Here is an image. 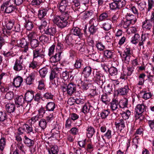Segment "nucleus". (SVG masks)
Wrapping results in <instances>:
<instances>
[{"mask_svg": "<svg viewBox=\"0 0 154 154\" xmlns=\"http://www.w3.org/2000/svg\"><path fill=\"white\" fill-rule=\"evenodd\" d=\"M13 0H8L4 2L1 6L0 11L4 13L9 14L15 10V7L12 3Z\"/></svg>", "mask_w": 154, "mask_h": 154, "instance_id": "obj_1", "label": "nucleus"}, {"mask_svg": "<svg viewBox=\"0 0 154 154\" xmlns=\"http://www.w3.org/2000/svg\"><path fill=\"white\" fill-rule=\"evenodd\" d=\"M94 77L93 78V81L101 88L103 82L105 81V76L102 74L100 72H93Z\"/></svg>", "mask_w": 154, "mask_h": 154, "instance_id": "obj_2", "label": "nucleus"}, {"mask_svg": "<svg viewBox=\"0 0 154 154\" xmlns=\"http://www.w3.org/2000/svg\"><path fill=\"white\" fill-rule=\"evenodd\" d=\"M109 3V5L111 10H114L120 9L125 5L124 0H116Z\"/></svg>", "mask_w": 154, "mask_h": 154, "instance_id": "obj_3", "label": "nucleus"}, {"mask_svg": "<svg viewBox=\"0 0 154 154\" xmlns=\"http://www.w3.org/2000/svg\"><path fill=\"white\" fill-rule=\"evenodd\" d=\"M52 20L54 23L56 24L59 28L61 29L66 27L68 23V21L63 20L58 15L54 16Z\"/></svg>", "mask_w": 154, "mask_h": 154, "instance_id": "obj_4", "label": "nucleus"}, {"mask_svg": "<svg viewBox=\"0 0 154 154\" xmlns=\"http://www.w3.org/2000/svg\"><path fill=\"white\" fill-rule=\"evenodd\" d=\"M132 54V51L131 48L129 46H127L124 50V53L121 55L122 60L125 63H128Z\"/></svg>", "mask_w": 154, "mask_h": 154, "instance_id": "obj_5", "label": "nucleus"}, {"mask_svg": "<svg viewBox=\"0 0 154 154\" xmlns=\"http://www.w3.org/2000/svg\"><path fill=\"white\" fill-rule=\"evenodd\" d=\"M23 62V59L22 56H20L18 59H16L13 67L14 70L17 72L23 70L24 66Z\"/></svg>", "mask_w": 154, "mask_h": 154, "instance_id": "obj_6", "label": "nucleus"}, {"mask_svg": "<svg viewBox=\"0 0 154 154\" xmlns=\"http://www.w3.org/2000/svg\"><path fill=\"white\" fill-rule=\"evenodd\" d=\"M62 90L63 92H67V93L71 96L73 94L75 93L76 91V85L72 82L69 83L66 87L63 86Z\"/></svg>", "mask_w": 154, "mask_h": 154, "instance_id": "obj_7", "label": "nucleus"}, {"mask_svg": "<svg viewBox=\"0 0 154 154\" xmlns=\"http://www.w3.org/2000/svg\"><path fill=\"white\" fill-rule=\"evenodd\" d=\"M154 21V12L152 14L151 19L146 20L143 23V27L146 30H149L152 28Z\"/></svg>", "mask_w": 154, "mask_h": 154, "instance_id": "obj_8", "label": "nucleus"}, {"mask_svg": "<svg viewBox=\"0 0 154 154\" xmlns=\"http://www.w3.org/2000/svg\"><path fill=\"white\" fill-rule=\"evenodd\" d=\"M18 131L21 134L24 132H26L28 134L34 133L32 125L26 124L23 125L20 128L18 129Z\"/></svg>", "mask_w": 154, "mask_h": 154, "instance_id": "obj_9", "label": "nucleus"}, {"mask_svg": "<svg viewBox=\"0 0 154 154\" xmlns=\"http://www.w3.org/2000/svg\"><path fill=\"white\" fill-rule=\"evenodd\" d=\"M17 42L19 46L23 49L22 50L25 53H27L29 50L28 42L24 38H22L21 39L17 40Z\"/></svg>", "mask_w": 154, "mask_h": 154, "instance_id": "obj_10", "label": "nucleus"}, {"mask_svg": "<svg viewBox=\"0 0 154 154\" xmlns=\"http://www.w3.org/2000/svg\"><path fill=\"white\" fill-rule=\"evenodd\" d=\"M100 130L102 133H105L103 136H102L103 139L104 140L103 137L104 136L108 139L111 138L112 136V131L109 129H107V127L105 125H103L100 128Z\"/></svg>", "mask_w": 154, "mask_h": 154, "instance_id": "obj_11", "label": "nucleus"}, {"mask_svg": "<svg viewBox=\"0 0 154 154\" xmlns=\"http://www.w3.org/2000/svg\"><path fill=\"white\" fill-rule=\"evenodd\" d=\"M44 34H45L49 35L50 38H51L52 37H54L55 35L56 32L57 30L56 27L54 26L51 27H48L44 29Z\"/></svg>", "mask_w": 154, "mask_h": 154, "instance_id": "obj_12", "label": "nucleus"}, {"mask_svg": "<svg viewBox=\"0 0 154 154\" xmlns=\"http://www.w3.org/2000/svg\"><path fill=\"white\" fill-rule=\"evenodd\" d=\"M44 57L45 55L40 53L38 49H35L33 50V59L38 61H43Z\"/></svg>", "mask_w": 154, "mask_h": 154, "instance_id": "obj_13", "label": "nucleus"}, {"mask_svg": "<svg viewBox=\"0 0 154 154\" xmlns=\"http://www.w3.org/2000/svg\"><path fill=\"white\" fill-rule=\"evenodd\" d=\"M62 51H58L54 55H52L50 57V60L51 62L56 63L59 61L61 60L62 56Z\"/></svg>", "mask_w": 154, "mask_h": 154, "instance_id": "obj_14", "label": "nucleus"}, {"mask_svg": "<svg viewBox=\"0 0 154 154\" xmlns=\"http://www.w3.org/2000/svg\"><path fill=\"white\" fill-rule=\"evenodd\" d=\"M125 19L131 22L132 24L133 25L137 21L136 17L134 15L131 14L130 13V10H128L127 13L125 15Z\"/></svg>", "mask_w": 154, "mask_h": 154, "instance_id": "obj_15", "label": "nucleus"}, {"mask_svg": "<svg viewBox=\"0 0 154 154\" xmlns=\"http://www.w3.org/2000/svg\"><path fill=\"white\" fill-rule=\"evenodd\" d=\"M69 2L68 0H61L59 3L58 9L60 12L65 11L66 8L69 5Z\"/></svg>", "mask_w": 154, "mask_h": 154, "instance_id": "obj_16", "label": "nucleus"}, {"mask_svg": "<svg viewBox=\"0 0 154 154\" xmlns=\"http://www.w3.org/2000/svg\"><path fill=\"white\" fill-rule=\"evenodd\" d=\"M36 75V73L35 72H32L29 74V76L25 80L26 83L27 85H30L33 83Z\"/></svg>", "mask_w": 154, "mask_h": 154, "instance_id": "obj_17", "label": "nucleus"}, {"mask_svg": "<svg viewBox=\"0 0 154 154\" xmlns=\"http://www.w3.org/2000/svg\"><path fill=\"white\" fill-rule=\"evenodd\" d=\"M147 107V106L145 105L143 103L141 104H138L136 106V112L139 113H143L146 111Z\"/></svg>", "mask_w": 154, "mask_h": 154, "instance_id": "obj_18", "label": "nucleus"}, {"mask_svg": "<svg viewBox=\"0 0 154 154\" xmlns=\"http://www.w3.org/2000/svg\"><path fill=\"white\" fill-rule=\"evenodd\" d=\"M75 36L73 34H68L65 38V43L69 45H72L75 41Z\"/></svg>", "mask_w": 154, "mask_h": 154, "instance_id": "obj_19", "label": "nucleus"}, {"mask_svg": "<svg viewBox=\"0 0 154 154\" xmlns=\"http://www.w3.org/2000/svg\"><path fill=\"white\" fill-rule=\"evenodd\" d=\"M34 98V92L32 91H28L25 94V101L27 103L30 102Z\"/></svg>", "mask_w": 154, "mask_h": 154, "instance_id": "obj_20", "label": "nucleus"}, {"mask_svg": "<svg viewBox=\"0 0 154 154\" xmlns=\"http://www.w3.org/2000/svg\"><path fill=\"white\" fill-rule=\"evenodd\" d=\"M23 78L19 76L14 79L13 85L16 88H19L23 82Z\"/></svg>", "mask_w": 154, "mask_h": 154, "instance_id": "obj_21", "label": "nucleus"}, {"mask_svg": "<svg viewBox=\"0 0 154 154\" xmlns=\"http://www.w3.org/2000/svg\"><path fill=\"white\" fill-rule=\"evenodd\" d=\"M74 35H76L79 38L82 37L83 33L81 32L80 29L78 27H73L71 30V34Z\"/></svg>", "mask_w": 154, "mask_h": 154, "instance_id": "obj_22", "label": "nucleus"}, {"mask_svg": "<svg viewBox=\"0 0 154 154\" xmlns=\"http://www.w3.org/2000/svg\"><path fill=\"white\" fill-rule=\"evenodd\" d=\"M6 110L7 112L9 113L13 112L15 110V106L13 103H9L5 106Z\"/></svg>", "mask_w": 154, "mask_h": 154, "instance_id": "obj_23", "label": "nucleus"}, {"mask_svg": "<svg viewBox=\"0 0 154 154\" xmlns=\"http://www.w3.org/2000/svg\"><path fill=\"white\" fill-rule=\"evenodd\" d=\"M6 140L5 136L2 134L1 138H0V150L3 152L6 146Z\"/></svg>", "mask_w": 154, "mask_h": 154, "instance_id": "obj_24", "label": "nucleus"}, {"mask_svg": "<svg viewBox=\"0 0 154 154\" xmlns=\"http://www.w3.org/2000/svg\"><path fill=\"white\" fill-rule=\"evenodd\" d=\"M92 68L89 66H86L82 70V74L84 75L85 78L88 77L91 74Z\"/></svg>", "mask_w": 154, "mask_h": 154, "instance_id": "obj_25", "label": "nucleus"}, {"mask_svg": "<svg viewBox=\"0 0 154 154\" xmlns=\"http://www.w3.org/2000/svg\"><path fill=\"white\" fill-rule=\"evenodd\" d=\"M61 15H58V16L62 18L63 20H65L66 21H68V20L69 19H71V16L70 15V12L67 11H64L60 12Z\"/></svg>", "mask_w": 154, "mask_h": 154, "instance_id": "obj_26", "label": "nucleus"}, {"mask_svg": "<svg viewBox=\"0 0 154 154\" xmlns=\"http://www.w3.org/2000/svg\"><path fill=\"white\" fill-rule=\"evenodd\" d=\"M14 100L15 104L18 105H23L25 101L24 98L22 95L17 96Z\"/></svg>", "mask_w": 154, "mask_h": 154, "instance_id": "obj_27", "label": "nucleus"}, {"mask_svg": "<svg viewBox=\"0 0 154 154\" xmlns=\"http://www.w3.org/2000/svg\"><path fill=\"white\" fill-rule=\"evenodd\" d=\"M86 130L87 137L89 138L92 137L95 132L94 128L91 126H88Z\"/></svg>", "mask_w": 154, "mask_h": 154, "instance_id": "obj_28", "label": "nucleus"}, {"mask_svg": "<svg viewBox=\"0 0 154 154\" xmlns=\"http://www.w3.org/2000/svg\"><path fill=\"white\" fill-rule=\"evenodd\" d=\"M94 105H91L89 103L85 104L83 106L82 111L85 114L87 113L90 112L91 108L94 109Z\"/></svg>", "mask_w": 154, "mask_h": 154, "instance_id": "obj_29", "label": "nucleus"}, {"mask_svg": "<svg viewBox=\"0 0 154 154\" xmlns=\"http://www.w3.org/2000/svg\"><path fill=\"white\" fill-rule=\"evenodd\" d=\"M119 106V102L116 99H113L110 103V107L113 111L116 110L118 109Z\"/></svg>", "mask_w": 154, "mask_h": 154, "instance_id": "obj_30", "label": "nucleus"}, {"mask_svg": "<svg viewBox=\"0 0 154 154\" xmlns=\"http://www.w3.org/2000/svg\"><path fill=\"white\" fill-rule=\"evenodd\" d=\"M128 88L127 86L121 88L117 90V94L120 95H124L127 94L128 91Z\"/></svg>", "mask_w": 154, "mask_h": 154, "instance_id": "obj_31", "label": "nucleus"}, {"mask_svg": "<svg viewBox=\"0 0 154 154\" xmlns=\"http://www.w3.org/2000/svg\"><path fill=\"white\" fill-rule=\"evenodd\" d=\"M104 55L107 59H114V52L112 51L105 50L104 52Z\"/></svg>", "mask_w": 154, "mask_h": 154, "instance_id": "obj_32", "label": "nucleus"}, {"mask_svg": "<svg viewBox=\"0 0 154 154\" xmlns=\"http://www.w3.org/2000/svg\"><path fill=\"white\" fill-rule=\"evenodd\" d=\"M55 107V104L54 102H49L47 103L45 108L48 111H53Z\"/></svg>", "mask_w": 154, "mask_h": 154, "instance_id": "obj_33", "label": "nucleus"}, {"mask_svg": "<svg viewBox=\"0 0 154 154\" xmlns=\"http://www.w3.org/2000/svg\"><path fill=\"white\" fill-rule=\"evenodd\" d=\"M59 70L58 68H55L54 70H52L51 71L50 75V79L51 80H52L54 78H57V80L58 79V74L57 72Z\"/></svg>", "mask_w": 154, "mask_h": 154, "instance_id": "obj_34", "label": "nucleus"}, {"mask_svg": "<svg viewBox=\"0 0 154 154\" xmlns=\"http://www.w3.org/2000/svg\"><path fill=\"white\" fill-rule=\"evenodd\" d=\"M115 124L116 128H119L120 127L122 129L124 128L125 127V122L123 119L117 120L115 122Z\"/></svg>", "mask_w": 154, "mask_h": 154, "instance_id": "obj_35", "label": "nucleus"}, {"mask_svg": "<svg viewBox=\"0 0 154 154\" xmlns=\"http://www.w3.org/2000/svg\"><path fill=\"white\" fill-rule=\"evenodd\" d=\"M48 11L47 9H43L39 10L38 13V17L40 19L44 18L46 15Z\"/></svg>", "mask_w": 154, "mask_h": 154, "instance_id": "obj_36", "label": "nucleus"}, {"mask_svg": "<svg viewBox=\"0 0 154 154\" xmlns=\"http://www.w3.org/2000/svg\"><path fill=\"white\" fill-rule=\"evenodd\" d=\"M140 39V36L138 33L135 34L131 39V42L133 44H137Z\"/></svg>", "mask_w": 154, "mask_h": 154, "instance_id": "obj_37", "label": "nucleus"}, {"mask_svg": "<svg viewBox=\"0 0 154 154\" xmlns=\"http://www.w3.org/2000/svg\"><path fill=\"white\" fill-rule=\"evenodd\" d=\"M89 31L91 35H94L98 32V28L94 26L93 23L89 27Z\"/></svg>", "mask_w": 154, "mask_h": 154, "instance_id": "obj_38", "label": "nucleus"}, {"mask_svg": "<svg viewBox=\"0 0 154 154\" xmlns=\"http://www.w3.org/2000/svg\"><path fill=\"white\" fill-rule=\"evenodd\" d=\"M128 100L126 98H124L119 102V106L120 108H123L127 106Z\"/></svg>", "mask_w": 154, "mask_h": 154, "instance_id": "obj_39", "label": "nucleus"}, {"mask_svg": "<svg viewBox=\"0 0 154 154\" xmlns=\"http://www.w3.org/2000/svg\"><path fill=\"white\" fill-rule=\"evenodd\" d=\"M112 85L110 84H108L107 86H104V91L106 94H110L113 92Z\"/></svg>", "mask_w": 154, "mask_h": 154, "instance_id": "obj_40", "label": "nucleus"}, {"mask_svg": "<svg viewBox=\"0 0 154 154\" xmlns=\"http://www.w3.org/2000/svg\"><path fill=\"white\" fill-rule=\"evenodd\" d=\"M25 140H24V143L27 146L30 147L32 146L34 144V141L28 138L26 136L24 137Z\"/></svg>", "mask_w": 154, "mask_h": 154, "instance_id": "obj_41", "label": "nucleus"}, {"mask_svg": "<svg viewBox=\"0 0 154 154\" xmlns=\"http://www.w3.org/2000/svg\"><path fill=\"white\" fill-rule=\"evenodd\" d=\"M48 69L44 67L41 69L39 71L40 76L41 78H44L48 72Z\"/></svg>", "mask_w": 154, "mask_h": 154, "instance_id": "obj_42", "label": "nucleus"}, {"mask_svg": "<svg viewBox=\"0 0 154 154\" xmlns=\"http://www.w3.org/2000/svg\"><path fill=\"white\" fill-rule=\"evenodd\" d=\"M109 16L108 12H103L99 16V20L100 21H104L108 19Z\"/></svg>", "mask_w": 154, "mask_h": 154, "instance_id": "obj_43", "label": "nucleus"}, {"mask_svg": "<svg viewBox=\"0 0 154 154\" xmlns=\"http://www.w3.org/2000/svg\"><path fill=\"white\" fill-rule=\"evenodd\" d=\"M140 38L141 39H140V41L138 42L139 43L138 45L139 47H140L142 46L143 48H144L143 45L144 44L146 39V34H145L144 35L143 34H142L141 35Z\"/></svg>", "mask_w": 154, "mask_h": 154, "instance_id": "obj_44", "label": "nucleus"}, {"mask_svg": "<svg viewBox=\"0 0 154 154\" xmlns=\"http://www.w3.org/2000/svg\"><path fill=\"white\" fill-rule=\"evenodd\" d=\"M2 29L1 35L3 34L4 36L8 37L11 34L12 31H11V29H9L7 28L6 29L5 28H3L2 27Z\"/></svg>", "mask_w": 154, "mask_h": 154, "instance_id": "obj_45", "label": "nucleus"}, {"mask_svg": "<svg viewBox=\"0 0 154 154\" xmlns=\"http://www.w3.org/2000/svg\"><path fill=\"white\" fill-rule=\"evenodd\" d=\"M30 44L32 48H35L39 45V42L36 39H33L31 40Z\"/></svg>", "mask_w": 154, "mask_h": 154, "instance_id": "obj_46", "label": "nucleus"}, {"mask_svg": "<svg viewBox=\"0 0 154 154\" xmlns=\"http://www.w3.org/2000/svg\"><path fill=\"white\" fill-rule=\"evenodd\" d=\"M120 114L122 115L123 119L126 120L129 118L131 115V112L129 110H127L125 112H123L122 113H120Z\"/></svg>", "mask_w": 154, "mask_h": 154, "instance_id": "obj_47", "label": "nucleus"}, {"mask_svg": "<svg viewBox=\"0 0 154 154\" xmlns=\"http://www.w3.org/2000/svg\"><path fill=\"white\" fill-rule=\"evenodd\" d=\"M13 47L11 48L9 50V51L8 52L4 51L3 52V54L5 57H8L11 56L12 57H14L15 54H14L12 50Z\"/></svg>", "mask_w": 154, "mask_h": 154, "instance_id": "obj_48", "label": "nucleus"}, {"mask_svg": "<svg viewBox=\"0 0 154 154\" xmlns=\"http://www.w3.org/2000/svg\"><path fill=\"white\" fill-rule=\"evenodd\" d=\"M36 60L33 59V60L29 64V67L32 69H35L38 66V62Z\"/></svg>", "mask_w": 154, "mask_h": 154, "instance_id": "obj_49", "label": "nucleus"}, {"mask_svg": "<svg viewBox=\"0 0 154 154\" xmlns=\"http://www.w3.org/2000/svg\"><path fill=\"white\" fill-rule=\"evenodd\" d=\"M118 70L117 68L114 67H111L109 69V73L112 76H114L117 74Z\"/></svg>", "mask_w": 154, "mask_h": 154, "instance_id": "obj_50", "label": "nucleus"}, {"mask_svg": "<svg viewBox=\"0 0 154 154\" xmlns=\"http://www.w3.org/2000/svg\"><path fill=\"white\" fill-rule=\"evenodd\" d=\"M24 26L27 30H30L33 28L34 25L32 22L28 20L26 21Z\"/></svg>", "mask_w": 154, "mask_h": 154, "instance_id": "obj_51", "label": "nucleus"}, {"mask_svg": "<svg viewBox=\"0 0 154 154\" xmlns=\"http://www.w3.org/2000/svg\"><path fill=\"white\" fill-rule=\"evenodd\" d=\"M47 122L45 119H42L39 122V125L42 129H44L47 126Z\"/></svg>", "mask_w": 154, "mask_h": 154, "instance_id": "obj_52", "label": "nucleus"}, {"mask_svg": "<svg viewBox=\"0 0 154 154\" xmlns=\"http://www.w3.org/2000/svg\"><path fill=\"white\" fill-rule=\"evenodd\" d=\"M76 47L77 50L80 52H83L85 51L86 46L83 44H77L76 45Z\"/></svg>", "mask_w": 154, "mask_h": 154, "instance_id": "obj_53", "label": "nucleus"}, {"mask_svg": "<svg viewBox=\"0 0 154 154\" xmlns=\"http://www.w3.org/2000/svg\"><path fill=\"white\" fill-rule=\"evenodd\" d=\"M38 88L40 90H45V89L44 81L43 79L40 80L38 81Z\"/></svg>", "mask_w": 154, "mask_h": 154, "instance_id": "obj_54", "label": "nucleus"}, {"mask_svg": "<svg viewBox=\"0 0 154 154\" xmlns=\"http://www.w3.org/2000/svg\"><path fill=\"white\" fill-rule=\"evenodd\" d=\"M14 23V19H9L6 24V27L7 28L9 29H11L13 27Z\"/></svg>", "mask_w": 154, "mask_h": 154, "instance_id": "obj_55", "label": "nucleus"}, {"mask_svg": "<svg viewBox=\"0 0 154 154\" xmlns=\"http://www.w3.org/2000/svg\"><path fill=\"white\" fill-rule=\"evenodd\" d=\"M93 15V13L89 11H86L83 13L82 16V19L85 20L91 17Z\"/></svg>", "mask_w": 154, "mask_h": 154, "instance_id": "obj_56", "label": "nucleus"}, {"mask_svg": "<svg viewBox=\"0 0 154 154\" xmlns=\"http://www.w3.org/2000/svg\"><path fill=\"white\" fill-rule=\"evenodd\" d=\"M96 46L97 49L100 51H103L105 49V46L101 42H97Z\"/></svg>", "mask_w": 154, "mask_h": 154, "instance_id": "obj_57", "label": "nucleus"}, {"mask_svg": "<svg viewBox=\"0 0 154 154\" xmlns=\"http://www.w3.org/2000/svg\"><path fill=\"white\" fill-rule=\"evenodd\" d=\"M55 46V45L53 44L49 47L48 54L50 57L54 54Z\"/></svg>", "mask_w": 154, "mask_h": 154, "instance_id": "obj_58", "label": "nucleus"}, {"mask_svg": "<svg viewBox=\"0 0 154 154\" xmlns=\"http://www.w3.org/2000/svg\"><path fill=\"white\" fill-rule=\"evenodd\" d=\"M39 40L42 43H47L49 41V37L46 35H42L39 37Z\"/></svg>", "mask_w": 154, "mask_h": 154, "instance_id": "obj_59", "label": "nucleus"}, {"mask_svg": "<svg viewBox=\"0 0 154 154\" xmlns=\"http://www.w3.org/2000/svg\"><path fill=\"white\" fill-rule=\"evenodd\" d=\"M23 105H19L15 108V112L17 115H19L23 112Z\"/></svg>", "mask_w": 154, "mask_h": 154, "instance_id": "obj_60", "label": "nucleus"}, {"mask_svg": "<svg viewBox=\"0 0 154 154\" xmlns=\"http://www.w3.org/2000/svg\"><path fill=\"white\" fill-rule=\"evenodd\" d=\"M7 119V114L5 112L0 111V121L3 122Z\"/></svg>", "mask_w": 154, "mask_h": 154, "instance_id": "obj_61", "label": "nucleus"}, {"mask_svg": "<svg viewBox=\"0 0 154 154\" xmlns=\"http://www.w3.org/2000/svg\"><path fill=\"white\" fill-rule=\"evenodd\" d=\"M102 28L105 31H108L111 28V24L108 22H105L102 25Z\"/></svg>", "mask_w": 154, "mask_h": 154, "instance_id": "obj_62", "label": "nucleus"}, {"mask_svg": "<svg viewBox=\"0 0 154 154\" xmlns=\"http://www.w3.org/2000/svg\"><path fill=\"white\" fill-rule=\"evenodd\" d=\"M14 96V93L12 91H9L7 92L5 95V98L9 100L12 99Z\"/></svg>", "mask_w": 154, "mask_h": 154, "instance_id": "obj_63", "label": "nucleus"}, {"mask_svg": "<svg viewBox=\"0 0 154 154\" xmlns=\"http://www.w3.org/2000/svg\"><path fill=\"white\" fill-rule=\"evenodd\" d=\"M51 150L52 154H58L59 149L58 146L55 145L51 147Z\"/></svg>", "mask_w": 154, "mask_h": 154, "instance_id": "obj_64", "label": "nucleus"}]
</instances>
